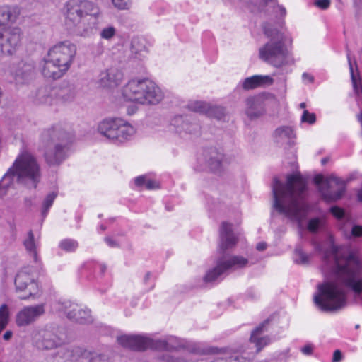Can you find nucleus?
<instances>
[{
    "instance_id": "f257e3e1",
    "label": "nucleus",
    "mask_w": 362,
    "mask_h": 362,
    "mask_svg": "<svg viewBox=\"0 0 362 362\" xmlns=\"http://www.w3.org/2000/svg\"><path fill=\"white\" fill-rule=\"evenodd\" d=\"M323 261L330 269L335 281L317 286L313 299L316 306L325 312L339 310L346 304V288L355 294L362 293V258L358 251L350 247L331 243L323 254Z\"/></svg>"
},
{
    "instance_id": "f03ea898",
    "label": "nucleus",
    "mask_w": 362,
    "mask_h": 362,
    "mask_svg": "<svg viewBox=\"0 0 362 362\" xmlns=\"http://www.w3.org/2000/svg\"><path fill=\"white\" fill-rule=\"evenodd\" d=\"M66 24L77 36L89 37L98 30L100 8L88 0H69L64 6Z\"/></svg>"
},
{
    "instance_id": "7ed1b4c3",
    "label": "nucleus",
    "mask_w": 362,
    "mask_h": 362,
    "mask_svg": "<svg viewBox=\"0 0 362 362\" xmlns=\"http://www.w3.org/2000/svg\"><path fill=\"white\" fill-rule=\"evenodd\" d=\"M40 180V168L36 158L27 151L17 156L13 165L0 180V197L7 195L15 182L36 188Z\"/></svg>"
},
{
    "instance_id": "20e7f679",
    "label": "nucleus",
    "mask_w": 362,
    "mask_h": 362,
    "mask_svg": "<svg viewBox=\"0 0 362 362\" xmlns=\"http://www.w3.org/2000/svg\"><path fill=\"white\" fill-rule=\"evenodd\" d=\"M220 243L218 245V252L220 257L216 262V266L209 269L204 277L206 283L218 281L221 276L229 269L243 268L248 264V259L242 256H228L225 254L228 249L233 247L238 243V235L233 230V225L228 222H222L220 230Z\"/></svg>"
},
{
    "instance_id": "39448f33",
    "label": "nucleus",
    "mask_w": 362,
    "mask_h": 362,
    "mask_svg": "<svg viewBox=\"0 0 362 362\" xmlns=\"http://www.w3.org/2000/svg\"><path fill=\"white\" fill-rule=\"evenodd\" d=\"M76 50V45L69 40L54 45L43 58L41 65L42 75L54 80L62 78L73 64Z\"/></svg>"
},
{
    "instance_id": "423d86ee",
    "label": "nucleus",
    "mask_w": 362,
    "mask_h": 362,
    "mask_svg": "<svg viewBox=\"0 0 362 362\" xmlns=\"http://www.w3.org/2000/svg\"><path fill=\"white\" fill-rule=\"evenodd\" d=\"M72 139L59 124L43 131L41 139L44 156L49 165H59L69 156Z\"/></svg>"
},
{
    "instance_id": "0eeeda50",
    "label": "nucleus",
    "mask_w": 362,
    "mask_h": 362,
    "mask_svg": "<svg viewBox=\"0 0 362 362\" xmlns=\"http://www.w3.org/2000/svg\"><path fill=\"white\" fill-rule=\"evenodd\" d=\"M273 204L272 216L275 213L286 218L288 221L294 222V172H291L283 182L277 177L273 178L272 184Z\"/></svg>"
},
{
    "instance_id": "6e6552de",
    "label": "nucleus",
    "mask_w": 362,
    "mask_h": 362,
    "mask_svg": "<svg viewBox=\"0 0 362 362\" xmlns=\"http://www.w3.org/2000/svg\"><path fill=\"white\" fill-rule=\"evenodd\" d=\"M117 340L123 347L133 351H144L150 349L156 351H174L187 348L185 341L175 336L153 339L146 335L124 334L117 337Z\"/></svg>"
},
{
    "instance_id": "1a4fd4ad",
    "label": "nucleus",
    "mask_w": 362,
    "mask_h": 362,
    "mask_svg": "<svg viewBox=\"0 0 362 362\" xmlns=\"http://www.w3.org/2000/svg\"><path fill=\"white\" fill-rule=\"evenodd\" d=\"M122 95L128 101L156 105L163 98L161 89L148 78H134L123 87Z\"/></svg>"
},
{
    "instance_id": "9d476101",
    "label": "nucleus",
    "mask_w": 362,
    "mask_h": 362,
    "mask_svg": "<svg viewBox=\"0 0 362 362\" xmlns=\"http://www.w3.org/2000/svg\"><path fill=\"white\" fill-rule=\"evenodd\" d=\"M122 95L128 101L156 105L163 98L161 89L148 78H134L123 87Z\"/></svg>"
},
{
    "instance_id": "9b49d317",
    "label": "nucleus",
    "mask_w": 362,
    "mask_h": 362,
    "mask_svg": "<svg viewBox=\"0 0 362 362\" xmlns=\"http://www.w3.org/2000/svg\"><path fill=\"white\" fill-rule=\"evenodd\" d=\"M264 34L270 40L259 48V58L264 62L274 67H281L286 64L290 57V51L284 33L276 30L264 28Z\"/></svg>"
},
{
    "instance_id": "f8f14e48",
    "label": "nucleus",
    "mask_w": 362,
    "mask_h": 362,
    "mask_svg": "<svg viewBox=\"0 0 362 362\" xmlns=\"http://www.w3.org/2000/svg\"><path fill=\"white\" fill-rule=\"evenodd\" d=\"M98 132L111 143L121 144L132 139L136 128L122 118L110 117L99 122Z\"/></svg>"
},
{
    "instance_id": "ddd939ff",
    "label": "nucleus",
    "mask_w": 362,
    "mask_h": 362,
    "mask_svg": "<svg viewBox=\"0 0 362 362\" xmlns=\"http://www.w3.org/2000/svg\"><path fill=\"white\" fill-rule=\"evenodd\" d=\"M38 272L33 267L27 266L18 271L15 277L16 291H27L28 294L21 296V300L40 296L41 290L38 283Z\"/></svg>"
},
{
    "instance_id": "4468645a",
    "label": "nucleus",
    "mask_w": 362,
    "mask_h": 362,
    "mask_svg": "<svg viewBox=\"0 0 362 362\" xmlns=\"http://www.w3.org/2000/svg\"><path fill=\"white\" fill-rule=\"evenodd\" d=\"M315 182L317 185L322 184L324 183V177L322 175H317L315 177ZM325 183L327 189H322L321 193L326 202H331L339 200L346 192L345 181L335 175H330Z\"/></svg>"
},
{
    "instance_id": "2eb2a0df",
    "label": "nucleus",
    "mask_w": 362,
    "mask_h": 362,
    "mask_svg": "<svg viewBox=\"0 0 362 362\" xmlns=\"http://www.w3.org/2000/svg\"><path fill=\"white\" fill-rule=\"evenodd\" d=\"M58 311L64 313L73 322L85 324L92 322L90 310L83 309L81 305L69 300H59L57 303Z\"/></svg>"
},
{
    "instance_id": "dca6fc26",
    "label": "nucleus",
    "mask_w": 362,
    "mask_h": 362,
    "mask_svg": "<svg viewBox=\"0 0 362 362\" xmlns=\"http://www.w3.org/2000/svg\"><path fill=\"white\" fill-rule=\"evenodd\" d=\"M22 31L18 27L10 28L0 32V57L13 54L21 45Z\"/></svg>"
},
{
    "instance_id": "f3484780",
    "label": "nucleus",
    "mask_w": 362,
    "mask_h": 362,
    "mask_svg": "<svg viewBox=\"0 0 362 362\" xmlns=\"http://www.w3.org/2000/svg\"><path fill=\"white\" fill-rule=\"evenodd\" d=\"M62 343V339L52 329L38 330L33 335V344L40 350L58 348Z\"/></svg>"
},
{
    "instance_id": "a211bd4d",
    "label": "nucleus",
    "mask_w": 362,
    "mask_h": 362,
    "mask_svg": "<svg viewBox=\"0 0 362 362\" xmlns=\"http://www.w3.org/2000/svg\"><path fill=\"white\" fill-rule=\"evenodd\" d=\"M171 125L175 127L176 132L180 134H185L192 136L200 134L201 126L191 116H175L171 121Z\"/></svg>"
},
{
    "instance_id": "6ab92c4d",
    "label": "nucleus",
    "mask_w": 362,
    "mask_h": 362,
    "mask_svg": "<svg viewBox=\"0 0 362 362\" xmlns=\"http://www.w3.org/2000/svg\"><path fill=\"white\" fill-rule=\"evenodd\" d=\"M45 313V304L25 306L19 310L16 315V323L18 327H25L34 322Z\"/></svg>"
},
{
    "instance_id": "aec40b11",
    "label": "nucleus",
    "mask_w": 362,
    "mask_h": 362,
    "mask_svg": "<svg viewBox=\"0 0 362 362\" xmlns=\"http://www.w3.org/2000/svg\"><path fill=\"white\" fill-rule=\"evenodd\" d=\"M82 355V349L77 346H61L54 353L46 357V362H75Z\"/></svg>"
},
{
    "instance_id": "412c9836",
    "label": "nucleus",
    "mask_w": 362,
    "mask_h": 362,
    "mask_svg": "<svg viewBox=\"0 0 362 362\" xmlns=\"http://www.w3.org/2000/svg\"><path fill=\"white\" fill-rule=\"evenodd\" d=\"M11 72L17 84L28 83L35 77V64L33 61H21L12 68Z\"/></svg>"
},
{
    "instance_id": "4be33fe9",
    "label": "nucleus",
    "mask_w": 362,
    "mask_h": 362,
    "mask_svg": "<svg viewBox=\"0 0 362 362\" xmlns=\"http://www.w3.org/2000/svg\"><path fill=\"white\" fill-rule=\"evenodd\" d=\"M123 78L122 72L116 69L110 68L100 74L98 83L104 88H115L118 86Z\"/></svg>"
},
{
    "instance_id": "5701e85b",
    "label": "nucleus",
    "mask_w": 362,
    "mask_h": 362,
    "mask_svg": "<svg viewBox=\"0 0 362 362\" xmlns=\"http://www.w3.org/2000/svg\"><path fill=\"white\" fill-rule=\"evenodd\" d=\"M56 87L45 86L39 88L35 92L34 100L37 104L57 107Z\"/></svg>"
},
{
    "instance_id": "b1692460",
    "label": "nucleus",
    "mask_w": 362,
    "mask_h": 362,
    "mask_svg": "<svg viewBox=\"0 0 362 362\" xmlns=\"http://www.w3.org/2000/svg\"><path fill=\"white\" fill-rule=\"evenodd\" d=\"M269 320L267 319L257 326L251 333L250 342L255 344L256 348L255 352L252 354V356L255 354L259 353L265 346L268 345L271 340L268 337H261V334L267 330V325L269 324Z\"/></svg>"
},
{
    "instance_id": "393cba45",
    "label": "nucleus",
    "mask_w": 362,
    "mask_h": 362,
    "mask_svg": "<svg viewBox=\"0 0 362 362\" xmlns=\"http://www.w3.org/2000/svg\"><path fill=\"white\" fill-rule=\"evenodd\" d=\"M274 80L269 75H254L245 78L241 82V87L244 90H252L257 88H265L273 84Z\"/></svg>"
},
{
    "instance_id": "a878e982",
    "label": "nucleus",
    "mask_w": 362,
    "mask_h": 362,
    "mask_svg": "<svg viewBox=\"0 0 362 362\" xmlns=\"http://www.w3.org/2000/svg\"><path fill=\"white\" fill-rule=\"evenodd\" d=\"M207 165L212 171H218L221 169L223 160V153L216 148H209L204 153Z\"/></svg>"
},
{
    "instance_id": "bb28decb",
    "label": "nucleus",
    "mask_w": 362,
    "mask_h": 362,
    "mask_svg": "<svg viewBox=\"0 0 362 362\" xmlns=\"http://www.w3.org/2000/svg\"><path fill=\"white\" fill-rule=\"evenodd\" d=\"M57 107L72 102L76 96V90L74 85L64 87H56Z\"/></svg>"
},
{
    "instance_id": "cd10ccee",
    "label": "nucleus",
    "mask_w": 362,
    "mask_h": 362,
    "mask_svg": "<svg viewBox=\"0 0 362 362\" xmlns=\"http://www.w3.org/2000/svg\"><path fill=\"white\" fill-rule=\"evenodd\" d=\"M293 138V130L290 127L278 128L274 133L275 141L281 146H288L289 148H292Z\"/></svg>"
},
{
    "instance_id": "c85d7f7f",
    "label": "nucleus",
    "mask_w": 362,
    "mask_h": 362,
    "mask_svg": "<svg viewBox=\"0 0 362 362\" xmlns=\"http://www.w3.org/2000/svg\"><path fill=\"white\" fill-rule=\"evenodd\" d=\"M131 52L135 58L142 59L148 52V42L144 37H134L131 42Z\"/></svg>"
},
{
    "instance_id": "c756f323",
    "label": "nucleus",
    "mask_w": 362,
    "mask_h": 362,
    "mask_svg": "<svg viewBox=\"0 0 362 362\" xmlns=\"http://www.w3.org/2000/svg\"><path fill=\"white\" fill-rule=\"evenodd\" d=\"M245 113L250 119L259 117L263 113V109L259 100L255 97H250L245 101Z\"/></svg>"
},
{
    "instance_id": "7c9ffc66",
    "label": "nucleus",
    "mask_w": 362,
    "mask_h": 362,
    "mask_svg": "<svg viewBox=\"0 0 362 362\" xmlns=\"http://www.w3.org/2000/svg\"><path fill=\"white\" fill-rule=\"evenodd\" d=\"M23 243L27 252L33 259V261L36 263L38 262L37 244L35 241L34 234L31 230L28 231L27 238L23 240Z\"/></svg>"
},
{
    "instance_id": "2f4dec72",
    "label": "nucleus",
    "mask_w": 362,
    "mask_h": 362,
    "mask_svg": "<svg viewBox=\"0 0 362 362\" xmlns=\"http://www.w3.org/2000/svg\"><path fill=\"white\" fill-rule=\"evenodd\" d=\"M307 180L296 169V197L302 194L307 189ZM298 211V206L296 199V217Z\"/></svg>"
},
{
    "instance_id": "473e14b6",
    "label": "nucleus",
    "mask_w": 362,
    "mask_h": 362,
    "mask_svg": "<svg viewBox=\"0 0 362 362\" xmlns=\"http://www.w3.org/2000/svg\"><path fill=\"white\" fill-rule=\"evenodd\" d=\"M21 13V8L18 5L7 4L6 25L15 23L19 18Z\"/></svg>"
},
{
    "instance_id": "72a5a7b5",
    "label": "nucleus",
    "mask_w": 362,
    "mask_h": 362,
    "mask_svg": "<svg viewBox=\"0 0 362 362\" xmlns=\"http://www.w3.org/2000/svg\"><path fill=\"white\" fill-rule=\"evenodd\" d=\"M134 182L137 187H144L147 189H154L159 187V185L156 181L148 178L146 175H141L136 177Z\"/></svg>"
},
{
    "instance_id": "f704fd0d",
    "label": "nucleus",
    "mask_w": 362,
    "mask_h": 362,
    "mask_svg": "<svg viewBox=\"0 0 362 362\" xmlns=\"http://www.w3.org/2000/svg\"><path fill=\"white\" fill-rule=\"evenodd\" d=\"M57 194V192H50L43 199L41 210V214L43 219H45L47 216L49 209L52 206Z\"/></svg>"
},
{
    "instance_id": "c9c22d12",
    "label": "nucleus",
    "mask_w": 362,
    "mask_h": 362,
    "mask_svg": "<svg viewBox=\"0 0 362 362\" xmlns=\"http://www.w3.org/2000/svg\"><path fill=\"white\" fill-rule=\"evenodd\" d=\"M59 247L66 252H74L78 247V243L74 239L65 238L59 242Z\"/></svg>"
},
{
    "instance_id": "e433bc0d",
    "label": "nucleus",
    "mask_w": 362,
    "mask_h": 362,
    "mask_svg": "<svg viewBox=\"0 0 362 362\" xmlns=\"http://www.w3.org/2000/svg\"><path fill=\"white\" fill-rule=\"evenodd\" d=\"M10 310L6 304L0 306V333L6 327L9 322Z\"/></svg>"
},
{
    "instance_id": "4c0bfd02",
    "label": "nucleus",
    "mask_w": 362,
    "mask_h": 362,
    "mask_svg": "<svg viewBox=\"0 0 362 362\" xmlns=\"http://www.w3.org/2000/svg\"><path fill=\"white\" fill-rule=\"evenodd\" d=\"M209 104L204 101H191L187 104V108L194 112L206 115Z\"/></svg>"
},
{
    "instance_id": "58836bf2",
    "label": "nucleus",
    "mask_w": 362,
    "mask_h": 362,
    "mask_svg": "<svg viewBox=\"0 0 362 362\" xmlns=\"http://www.w3.org/2000/svg\"><path fill=\"white\" fill-rule=\"evenodd\" d=\"M206 115L209 117L221 119L225 115V108L221 106H211L209 104Z\"/></svg>"
},
{
    "instance_id": "ea45409f",
    "label": "nucleus",
    "mask_w": 362,
    "mask_h": 362,
    "mask_svg": "<svg viewBox=\"0 0 362 362\" xmlns=\"http://www.w3.org/2000/svg\"><path fill=\"white\" fill-rule=\"evenodd\" d=\"M346 52H347L346 57H347V59H348L353 88H354V90L356 92V93L357 95H359L360 93H362V87L361 86H359L357 83L356 78L354 73V67H353V64L351 60L349 50L348 49H346Z\"/></svg>"
},
{
    "instance_id": "a19ab883",
    "label": "nucleus",
    "mask_w": 362,
    "mask_h": 362,
    "mask_svg": "<svg viewBox=\"0 0 362 362\" xmlns=\"http://www.w3.org/2000/svg\"><path fill=\"white\" fill-rule=\"evenodd\" d=\"M115 34L116 29L115 27L112 25H109L102 29L100 35L102 39L110 40L115 35Z\"/></svg>"
},
{
    "instance_id": "79ce46f5",
    "label": "nucleus",
    "mask_w": 362,
    "mask_h": 362,
    "mask_svg": "<svg viewBox=\"0 0 362 362\" xmlns=\"http://www.w3.org/2000/svg\"><path fill=\"white\" fill-rule=\"evenodd\" d=\"M322 220L319 218H311L308 223V229L310 232H317L322 226Z\"/></svg>"
},
{
    "instance_id": "37998d69",
    "label": "nucleus",
    "mask_w": 362,
    "mask_h": 362,
    "mask_svg": "<svg viewBox=\"0 0 362 362\" xmlns=\"http://www.w3.org/2000/svg\"><path fill=\"white\" fill-rule=\"evenodd\" d=\"M303 123H308L313 124L316 122V115L315 113L310 112L308 110H305L300 118Z\"/></svg>"
},
{
    "instance_id": "c03bdc74",
    "label": "nucleus",
    "mask_w": 362,
    "mask_h": 362,
    "mask_svg": "<svg viewBox=\"0 0 362 362\" xmlns=\"http://www.w3.org/2000/svg\"><path fill=\"white\" fill-rule=\"evenodd\" d=\"M114 6L120 10L129 9L132 5V0H112Z\"/></svg>"
},
{
    "instance_id": "a18cd8bd",
    "label": "nucleus",
    "mask_w": 362,
    "mask_h": 362,
    "mask_svg": "<svg viewBox=\"0 0 362 362\" xmlns=\"http://www.w3.org/2000/svg\"><path fill=\"white\" fill-rule=\"evenodd\" d=\"M163 362H187V360L183 357H175L169 354H165L160 357Z\"/></svg>"
},
{
    "instance_id": "49530a36",
    "label": "nucleus",
    "mask_w": 362,
    "mask_h": 362,
    "mask_svg": "<svg viewBox=\"0 0 362 362\" xmlns=\"http://www.w3.org/2000/svg\"><path fill=\"white\" fill-rule=\"evenodd\" d=\"M93 269L95 275L97 277L102 276L107 270V267L101 263H93Z\"/></svg>"
},
{
    "instance_id": "de8ad7c7",
    "label": "nucleus",
    "mask_w": 362,
    "mask_h": 362,
    "mask_svg": "<svg viewBox=\"0 0 362 362\" xmlns=\"http://www.w3.org/2000/svg\"><path fill=\"white\" fill-rule=\"evenodd\" d=\"M88 362H110L109 358L101 354H92Z\"/></svg>"
},
{
    "instance_id": "09e8293b",
    "label": "nucleus",
    "mask_w": 362,
    "mask_h": 362,
    "mask_svg": "<svg viewBox=\"0 0 362 362\" xmlns=\"http://www.w3.org/2000/svg\"><path fill=\"white\" fill-rule=\"evenodd\" d=\"M331 214L337 219H342L345 216V211L337 206L330 208Z\"/></svg>"
},
{
    "instance_id": "8fccbe9b",
    "label": "nucleus",
    "mask_w": 362,
    "mask_h": 362,
    "mask_svg": "<svg viewBox=\"0 0 362 362\" xmlns=\"http://www.w3.org/2000/svg\"><path fill=\"white\" fill-rule=\"evenodd\" d=\"M7 4L0 5V26L6 25Z\"/></svg>"
},
{
    "instance_id": "3c124183",
    "label": "nucleus",
    "mask_w": 362,
    "mask_h": 362,
    "mask_svg": "<svg viewBox=\"0 0 362 362\" xmlns=\"http://www.w3.org/2000/svg\"><path fill=\"white\" fill-rule=\"evenodd\" d=\"M314 5L320 9L326 10L330 6V0H315Z\"/></svg>"
},
{
    "instance_id": "603ef678",
    "label": "nucleus",
    "mask_w": 362,
    "mask_h": 362,
    "mask_svg": "<svg viewBox=\"0 0 362 362\" xmlns=\"http://www.w3.org/2000/svg\"><path fill=\"white\" fill-rule=\"evenodd\" d=\"M352 236L359 238L362 236V226L359 225L353 226L351 231Z\"/></svg>"
},
{
    "instance_id": "864d4df0",
    "label": "nucleus",
    "mask_w": 362,
    "mask_h": 362,
    "mask_svg": "<svg viewBox=\"0 0 362 362\" xmlns=\"http://www.w3.org/2000/svg\"><path fill=\"white\" fill-rule=\"evenodd\" d=\"M231 361L233 362H251L250 359L241 354H234L232 356Z\"/></svg>"
},
{
    "instance_id": "5fc2aeb1",
    "label": "nucleus",
    "mask_w": 362,
    "mask_h": 362,
    "mask_svg": "<svg viewBox=\"0 0 362 362\" xmlns=\"http://www.w3.org/2000/svg\"><path fill=\"white\" fill-rule=\"evenodd\" d=\"M296 255H298L299 257V263L302 264H306L308 262V257L305 253L301 251H297L296 250Z\"/></svg>"
},
{
    "instance_id": "6e6d98bb",
    "label": "nucleus",
    "mask_w": 362,
    "mask_h": 362,
    "mask_svg": "<svg viewBox=\"0 0 362 362\" xmlns=\"http://www.w3.org/2000/svg\"><path fill=\"white\" fill-rule=\"evenodd\" d=\"M302 80L305 84L312 83L314 81V77L311 74L305 72L302 75Z\"/></svg>"
},
{
    "instance_id": "4d7b16f0",
    "label": "nucleus",
    "mask_w": 362,
    "mask_h": 362,
    "mask_svg": "<svg viewBox=\"0 0 362 362\" xmlns=\"http://www.w3.org/2000/svg\"><path fill=\"white\" fill-rule=\"evenodd\" d=\"M313 347L311 344H308L300 349L301 352L307 356L311 355L313 353Z\"/></svg>"
},
{
    "instance_id": "13d9d810",
    "label": "nucleus",
    "mask_w": 362,
    "mask_h": 362,
    "mask_svg": "<svg viewBox=\"0 0 362 362\" xmlns=\"http://www.w3.org/2000/svg\"><path fill=\"white\" fill-rule=\"evenodd\" d=\"M342 359L341 352L337 349L333 354L332 362H339Z\"/></svg>"
},
{
    "instance_id": "bf43d9fd",
    "label": "nucleus",
    "mask_w": 362,
    "mask_h": 362,
    "mask_svg": "<svg viewBox=\"0 0 362 362\" xmlns=\"http://www.w3.org/2000/svg\"><path fill=\"white\" fill-rule=\"evenodd\" d=\"M105 242L110 247H116L118 246L117 243L115 240H113L112 238H111L110 237L105 238Z\"/></svg>"
},
{
    "instance_id": "052dcab7",
    "label": "nucleus",
    "mask_w": 362,
    "mask_h": 362,
    "mask_svg": "<svg viewBox=\"0 0 362 362\" xmlns=\"http://www.w3.org/2000/svg\"><path fill=\"white\" fill-rule=\"evenodd\" d=\"M232 356L230 357H218L214 359L211 362H233L231 361Z\"/></svg>"
},
{
    "instance_id": "680f3d73",
    "label": "nucleus",
    "mask_w": 362,
    "mask_h": 362,
    "mask_svg": "<svg viewBox=\"0 0 362 362\" xmlns=\"http://www.w3.org/2000/svg\"><path fill=\"white\" fill-rule=\"evenodd\" d=\"M267 247V245L264 242H260L257 244L256 248L258 251H264Z\"/></svg>"
},
{
    "instance_id": "e2e57ef3",
    "label": "nucleus",
    "mask_w": 362,
    "mask_h": 362,
    "mask_svg": "<svg viewBox=\"0 0 362 362\" xmlns=\"http://www.w3.org/2000/svg\"><path fill=\"white\" fill-rule=\"evenodd\" d=\"M12 337V332L11 331H6L3 336V338L4 340H9L11 337Z\"/></svg>"
},
{
    "instance_id": "0e129e2a",
    "label": "nucleus",
    "mask_w": 362,
    "mask_h": 362,
    "mask_svg": "<svg viewBox=\"0 0 362 362\" xmlns=\"http://www.w3.org/2000/svg\"><path fill=\"white\" fill-rule=\"evenodd\" d=\"M151 272H147V273L146 274V275H145V276H144V283H145V284H146V283H147V281H148V279L151 278Z\"/></svg>"
},
{
    "instance_id": "69168bd1",
    "label": "nucleus",
    "mask_w": 362,
    "mask_h": 362,
    "mask_svg": "<svg viewBox=\"0 0 362 362\" xmlns=\"http://www.w3.org/2000/svg\"><path fill=\"white\" fill-rule=\"evenodd\" d=\"M278 8L281 13V16L286 15V9L282 6H278Z\"/></svg>"
},
{
    "instance_id": "338daca9",
    "label": "nucleus",
    "mask_w": 362,
    "mask_h": 362,
    "mask_svg": "<svg viewBox=\"0 0 362 362\" xmlns=\"http://www.w3.org/2000/svg\"><path fill=\"white\" fill-rule=\"evenodd\" d=\"M357 197L358 200L362 202V187L358 190Z\"/></svg>"
},
{
    "instance_id": "774afa93",
    "label": "nucleus",
    "mask_w": 362,
    "mask_h": 362,
    "mask_svg": "<svg viewBox=\"0 0 362 362\" xmlns=\"http://www.w3.org/2000/svg\"><path fill=\"white\" fill-rule=\"evenodd\" d=\"M262 1L264 2L265 4H268L269 3L275 4L277 2L276 0H262Z\"/></svg>"
}]
</instances>
